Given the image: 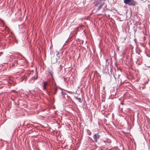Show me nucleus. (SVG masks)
<instances>
[{"label": "nucleus", "mask_w": 150, "mask_h": 150, "mask_svg": "<svg viewBox=\"0 0 150 150\" xmlns=\"http://www.w3.org/2000/svg\"><path fill=\"white\" fill-rule=\"evenodd\" d=\"M136 4L137 3L134 0H130L127 4L129 6H135Z\"/></svg>", "instance_id": "2"}, {"label": "nucleus", "mask_w": 150, "mask_h": 150, "mask_svg": "<svg viewBox=\"0 0 150 150\" xmlns=\"http://www.w3.org/2000/svg\"><path fill=\"white\" fill-rule=\"evenodd\" d=\"M43 89L45 90L46 89V86H47L48 85H49V84L48 83V82H45V81H43Z\"/></svg>", "instance_id": "3"}, {"label": "nucleus", "mask_w": 150, "mask_h": 150, "mask_svg": "<svg viewBox=\"0 0 150 150\" xmlns=\"http://www.w3.org/2000/svg\"><path fill=\"white\" fill-rule=\"evenodd\" d=\"M64 80L65 81H66V78H64Z\"/></svg>", "instance_id": "10"}, {"label": "nucleus", "mask_w": 150, "mask_h": 150, "mask_svg": "<svg viewBox=\"0 0 150 150\" xmlns=\"http://www.w3.org/2000/svg\"><path fill=\"white\" fill-rule=\"evenodd\" d=\"M57 91V88H55L54 90V94H56Z\"/></svg>", "instance_id": "7"}, {"label": "nucleus", "mask_w": 150, "mask_h": 150, "mask_svg": "<svg viewBox=\"0 0 150 150\" xmlns=\"http://www.w3.org/2000/svg\"><path fill=\"white\" fill-rule=\"evenodd\" d=\"M130 0H124V3L126 4H127L130 2Z\"/></svg>", "instance_id": "5"}, {"label": "nucleus", "mask_w": 150, "mask_h": 150, "mask_svg": "<svg viewBox=\"0 0 150 150\" xmlns=\"http://www.w3.org/2000/svg\"><path fill=\"white\" fill-rule=\"evenodd\" d=\"M76 100H78L79 102H80V103L82 102V101L81 98L76 97Z\"/></svg>", "instance_id": "6"}, {"label": "nucleus", "mask_w": 150, "mask_h": 150, "mask_svg": "<svg viewBox=\"0 0 150 150\" xmlns=\"http://www.w3.org/2000/svg\"><path fill=\"white\" fill-rule=\"evenodd\" d=\"M101 0H98V1L99 2Z\"/></svg>", "instance_id": "13"}, {"label": "nucleus", "mask_w": 150, "mask_h": 150, "mask_svg": "<svg viewBox=\"0 0 150 150\" xmlns=\"http://www.w3.org/2000/svg\"><path fill=\"white\" fill-rule=\"evenodd\" d=\"M7 29H8V30H9L8 28L7 27H6V30H7Z\"/></svg>", "instance_id": "11"}, {"label": "nucleus", "mask_w": 150, "mask_h": 150, "mask_svg": "<svg viewBox=\"0 0 150 150\" xmlns=\"http://www.w3.org/2000/svg\"><path fill=\"white\" fill-rule=\"evenodd\" d=\"M104 2L103 3H102L98 7V10H99L101 8L103 7V6L104 5Z\"/></svg>", "instance_id": "4"}, {"label": "nucleus", "mask_w": 150, "mask_h": 150, "mask_svg": "<svg viewBox=\"0 0 150 150\" xmlns=\"http://www.w3.org/2000/svg\"><path fill=\"white\" fill-rule=\"evenodd\" d=\"M91 133L90 132V133H89V135H91Z\"/></svg>", "instance_id": "12"}, {"label": "nucleus", "mask_w": 150, "mask_h": 150, "mask_svg": "<svg viewBox=\"0 0 150 150\" xmlns=\"http://www.w3.org/2000/svg\"><path fill=\"white\" fill-rule=\"evenodd\" d=\"M3 54L2 52H0V56H1Z\"/></svg>", "instance_id": "9"}, {"label": "nucleus", "mask_w": 150, "mask_h": 150, "mask_svg": "<svg viewBox=\"0 0 150 150\" xmlns=\"http://www.w3.org/2000/svg\"><path fill=\"white\" fill-rule=\"evenodd\" d=\"M83 25H81L80 26H79L77 28L78 30H79V29H81L83 27Z\"/></svg>", "instance_id": "8"}, {"label": "nucleus", "mask_w": 150, "mask_h": 150, "mask_svg": "<svg viewBox=\"0 0 150 150\" xmlns=\"http://www.w3.org/2000/svg\"><path fill=\"white\" fill-rule=\"evenodd\" d=\"M100 135L99 133V132L94 134L93 136V137L95 141L96 142H97V140L100 139Z\"/></svg>", "instance_id": "1"}]
</instances>
